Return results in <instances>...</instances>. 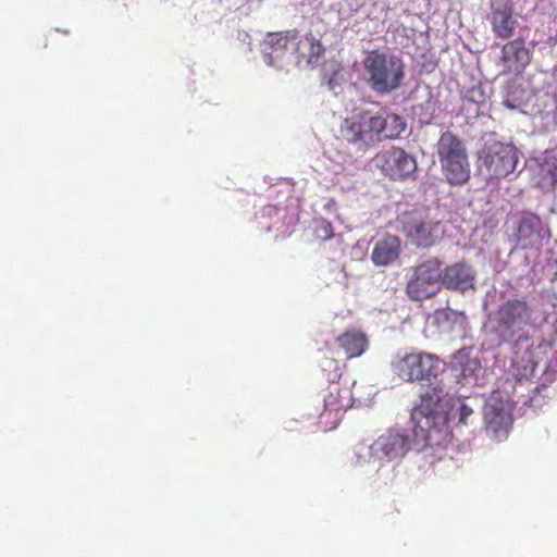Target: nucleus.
<instances>
[{
    "label": "nucleus",
    "instance_id": "nucleus-1",
    "mask_svg": "<svg viewBox=\"0 0 557 557\" xmlns=\"http://www.w3.org/2000/svg\"><path fill=\"white\" fill-rule=\"evenodd\" d=\"M532 309L524 297H512L502 301L496 310L488 314L483 333L492 348L512 343L517 349L530 336L523 329L532 322Z\"/></svg>",
    "mask_w": 557,
    "mask_h": 557
},
{
    "label": "nucleus",
    "instance_id": "nucleus-2",
    "mask_svg": "<svg viewBox=\"0 0 557 557\" xmlns=\"http://www.w3.org/2000/svg\"><path fill=\"white\" fill-rule=\"evenodd\" d=\"M396 223L407 239L421 248L434 246L445 232L441 221L432 218L426 208L405 211L397 216Z\"/></svg>",
    "mask_w": 557,
    "mask_h": 557
},
{
    "label": "nucleus",
    "instance_id": "nucleus-3",
    "mask_svg": "<svg viewBox=\"0 0 557 557\" xmlns=\"http://www.w3.org/2000/svg\"><path fill=\"white\" fill-rule=\"evenodd\" d=\"M436 152L449 184L462 185L469 181L470 163L461 139L449 131L444 132L436 144Z\"/></svg>",
    "mask_w": 557,
    "mask_h": 557
},
{
    "label": "nucleus",
    "instance_id": "nucleus-4",
    "mask_svg": "<svg viewBox=\"0 0 557 557\" xmlns=\"http://www.w3.org/2000/svg\"><path fill=\"white\" fill-rule=\"evenodd\" d=\"M480 171L488 182H498L511 174L518 162V149L511 143L486 140L478 156Z\"/></svg>",
    "mask_w": 557,
    "mask_h": 557
},
{
    "label": "nucleus",
    "instance_id": "nucleus-5",
    "mask_svg": "<svg viewBox=\"0 0 557 557\" xmlns=\"http://www.w3.org/2000/svg\"><path fill=\"white\" fill-rule=\"evenodd\" d=\"M382 131L383 119L380 115L361 112L343 121L339 127V137L357 146L358 149H366L381 141Z\"/></svg>",
    "mask_w": 557,
    "mask_h": 557
},
{
    "label": "nucleus",
    "instance_id": "nucleus-6",
    "mask_svg": "<svg viewBox=\"0 0 557 557\" xmlns=\"http://www.w3.org/2000/svg\"><path fill=\"white\" fill-rule=\"evenodd\" d=\"M392 371L405 382L429 381L436 377L440 360L428 352H410L397 356L391 363Z\"/></svg>",
    "mask_w": 557,
    "mask_h": 557
},
{
    "label": "nucleus",
    "instance_id": "nucleus-7",
    "mask_svg": "<svg viewBox=\"0 0 557 557\" xmlns=\"http://www.w3.org/2000/svg\"><path fill=\"white\" fill-rule=\"evenodd\" d=\"M442 262L430 259L417 267L413 276L407 284L410 298L421 300L435 295L440 289Z\"/></svg>",
    "mask_w": 557,
    "mask_h": 557
},
{
    "label": "nucleus",
    "instance_id": "nucleus-8",
    "mask_svg": "<svg viewBox=\"0 0 557 557\" xmlns=\"http://www.w3.org/2000/svg\"><path fill=\"white\" fill-rule=\"evenodd\" d=\"M262 55L267 64L282 69L294 58V29L268 34Z\"/></svg>",
    "mask_w": 557,
    "mask_h": 557
},
{
    "label": "nucleus",
    "instance_id": "nucleus-9",
    "mask_svg": "<svg viewBox=\"0 0 557 557\" xmlns=\"http://www.w3.org/2000/svg\"><path fill=\"white\" fill-rule=\"evenodd\" d=\"M351 406L349 389H341L335 386L324 398V409L319 418L320 426L324 431L335 429L339 424L343 413Z\"/></svg>",
    "mask_w": 557,
    "mask_h": 557
},
{
    "label": "nucleus",
    "instance_id": "nucleus-10",
    "mask_svg": "<svg viewBox=\"0 0 557 557\" xmlns=\"http://www.w3.org/2000/svg\"><path fill=\"white\" fill-rule=\"evenodd\" d=\"M512 0H492L488 21L494 35L500 39H509L513 36L518 22L513 15Z\"/></svg>",
    "mask_w": 557,
    "mask_h": 557
},
{
    "label": "nucleus",
    "instance_id": "nucleus-11",
    "mask_svg": "<svg viewBox=\"0 0 557 557\" xmlns=\"http://www.w3.org/2000/svg\"><path fill=\"white\" fill-rule=\"evenodd\" d=\"M500 61L507 73L520 75L532 61V50L524 38L517 37L502 47Z\"/></svg>",
    "mask_w": 557,
    "mask_h": 557
},
{
    "label": "nucleus",
    "instance_id": "nucleus-12",
    "mask_svg": "<svg viewBox=\"0 0 557 557\" xmlns=\"http://www.w3.org/2000/svg\"><path fill=\"white\" fill-rule=\"evenodd\" d=\"M543 224L539 215L524 212L517 221L515 239L519 249L539 248L543 240Z\"/></svg>",
    "mask_w": 557,
    "mask_h": 557
},
{
    "label": "nucleus",
    "instance_id": "nucleus-13",
    "mask_svg": "<svg viewBox=\"0 0 557 557\" xmlns=\"http://www.w3.org/2000/svg\"><path fill=\"white\" fill-rule=\"evenodd\" d=\"M486 434L495 441L507 438L512 424V417L504 405L490 403L484 408Z\"/></svg>",
    "mask_w": 557,
    "mask_h": 557
},
{
    "label": "nucleus",
    "instance_id": "nucleus-14",
    "mask_svg": "<svg viewBox=\"0 0 557 557\" xmlns=\"http://www.w3.org/2000/svg\"><path fill=\"white\" fill-rule=\"evenodd\" d=\"M442 284L451 290L466 292L474 288L475 271L466 261L456 262L442 271Z\"/></svg>",
    "mask_w": 557,
    "mask_h": 557
},
{
    "label": "nucleus",
    "instance_id": "nucleus-15",
    "mask_svg": "<svg viewBox=\"0 0 557 557\" xmlns=\"http://www.w3.org/2000/svg\"><path fill=\"white\" fill-rule=\"evenodd\" d=\"M325 51L321 38L312 32L300 36L297 29H294V58L298 63L317 64Z\"/></svg>",
    "mask_w": 557,
    "mask_h": 557
},
{
    "label": "nucleus",
    "instance_id": "nucleus-16",
    "mask_svg": "<svg viewBox=\"0 0 557 557\" xmlns=\"http://www.w3.org/2000/svg\"><path fill=\"white\" fill-rule=\"evenodd\" d=\"M417 171L416 159L404 149L391 148L385 154V175L392 180H406Z\"/></svg>",
    "mask_w": 557,
    "mask_h": 557
},
{
    "label": "nucleus",
    "instance_id": "nucleus-17",
    "mask_svg": "<svg viewBox=\"0 0 557 557\" xmlns=\"http://www.w3.org/2000/svg\"><path fill=\"white\" fill-rule=\"evenodd\" d=\"M443 397L444 392L440 386L426 389L420 395L419 403L413 407L411 418L418 422L421 419H425L428 426H430L431 420H434L440 414Z\"/></svg>",
    "mask_w": 557,
    "mask_h": 557
},
{
    "label": "nucleus",
    "instance_id": "nucleus-18",
    "mask_svg": "<svg viewBox=\"0 0 557 557\" xmlns=\"http://www.w3.org/2000/svg\"><path fill=\"white\" fill-rule=\"evenodd\" d=\"M363 76L376 91H383V54L379 50L369 52L363 61Z\"/></svg>",
    "mask_w": 557,
    "mask_h": 557
},
{
    "label": "nucleus",
    "instance_id": "nucleus-19",
    "mask_svg": "<svg viewBox=\"0 0 557 557\" xmlns=\"http://www.w3.org/2000/svg\"><path fill=\"white\" fill-rule=\"evenodd\" d=\"M336 343L349 359L361 356L368 348L367 336L357 330L343 333L336 338Z\"/></svg>",
    "mask_w": 557,
    "mask_h": 557
},
{
    "label": "nucleus",
    "instance_id": "nucleus-20",
    "mask_svg": "<svg viewBox=\"0 0 557 557\" xmlns=\"http://www.w3.org/2000/svg\"><path fill=\"white\" fill-rule=\"evenodd\" d=\"M383 455V441L381 437L373 442L362 441L355 446V456L357 463L360 466L375 465L381 466V459Z\"/></svg>",
    "mask_w": 557,
    "mask_h": 557
},
{
    "label": "nucleus",
    "instance_id": "nucleus-21",
    "mask_svg": "<svg viewBox=\"0 0 557 557\" xmlns=\"http://www.w3.org/2000/svg\"><path fill=\"white\" fill-rule=\"evenodd\" d=\"M405 77V64L396 57L385 62V92H389L401 85Z\"/></svg>",
    "mask_w": 557,
    "mask_h": 557
},
{
    "label": "nucleus",
    "instance_id": "nucleus-22",
    "mask_svg": "<svg viewBox=\"0 0 557 557\" xmlns=\"http://www.w3.org/2000/svg\"><path fill=\"white\" fill-rule=\"evenodd\" d=\"M409 450V440L406 435L395 432L389 433L385 442V456L389 460L400 459Z\"/></svg>",
    "mask_w": 557,
    "mask_h": 557
},
{
    "label": "nucleus",
    "instance_id": "nucleus-23",
    "mask_svg": "<svg viewBox=\"0 0 557 557\" xmlns=\"http://www.w3.org/2000/svg\"><path fill=\"white\" fill-rule=\"evenodd\" d=\"M450 410L444 412V420L446 422L454 421L458 416V423L467 425L469 423V417L473 414L472 408L466 405L460 399H450Z\"/></svg>",
    "mask_w": 557,
    "mask_h": 557
},
{
    "label": "nucleus",
    "instance_id": "nucleus-24",
    "mask_svg": "<svg viewBox=\"0 0 557 557\" xmlns=\"http://www.w3.org/2000/svg\"><path fill=\"white\" fill-rule=\"evenodd\" d=\"M525 354L529 356L528 359L525 360V363L520 366V361L516 360L513 361L511 367L512 375L516 377L518 382L528 380L530 376H532L537 366V363L533 359H531L530 349H528Z\"/></svg>",
    "mask_w": 557,
    "mask_h": 557
},
{
    "label": "nucleus",
    "instance_id": "nucleus-25",
    "mask_svg": "<svg viewBox=\"0 0 557 557\" xmlns=\"http://www.w3.org/2000/svg\"><path fill=\"white\" fill-rule=\"evenodd\" d=\"M406 129V122L397 114L385 115V138H397Z\"/></svg>",
    "mask_w": 557,
    "mask_h": 557
},
{
    "label": "nucleus",
    "instance_id": "nucleus-26",
    "mask_svg": "<svg viewBox=\"0 0 557 557\" xmlns=\"http://www.w3.org/2000/svg\"><path fill=\"white\" fill-rule=\"evenodd\" d=\"M400 252V240L396 236H385V265L398 259Z\"/></svg>",
    "mask_w": 557,
    "mask_h": 557
},
{
    "label": "nucleus",
    "instance_id": "nucleus-27",
    "mask_svg": "<svg viewBox=\"0 0 557 557\" xmlns=\"http://www.w3.org/2000/svg\"><path fill=\"white\" fill-rule=\"evenodd\" d=\"M315 234L323 240L331 239L334 236L332 224L326 220H321L315 228Z\"/></svg>",
    "mask_w": 557,
    "mask_h": 557
},
{
    "label": "nucleus",
    "instance_id": "nucleus-28",
    "mask_svg": "<svg viewBox=\"0 0 557 557\" xmlns=\"http://www.w3.org/2000/svg\"><path fill=\"white\" fill-rule=\"evenodd\" d=\"M371 258L376 265L383 264V248L380 244L375 245Z\"/></svg>",
    "mask_w": 557,
    "mask_h": 557
},
{
    "label": "nucleus",
    "instance_id": "nucleus-29",
    "mask_svg": "<svg viewBox=\"0 0 557 557\" xmlns=\"http://www.w3.org/2000/svg\"><path fill=\"white\" fill-rule=\"evenodd\" d=\"M503 103H504L505 107H507L509 109H516L517 108V106L515 103H512L508 97L504 99Z\"/></svg>",
    "mask_w": 557,
    "mask_h": 557
},
{
    "label": "nucleus",
    "instance_id": "nucleus-30",
    "mask_svg": "<svg viewBox=\"0 0 557 557\" xmlns=\"http://www.w3.org/2000/svg\"><path fill=\"white\" fill-rule=\"evenodd\" d=\"M549 175L554 184H557V166L554 170H549Z\"/></svg>",
    "mask_w": 557,
    "mask_h": 557
}]
</instances>
